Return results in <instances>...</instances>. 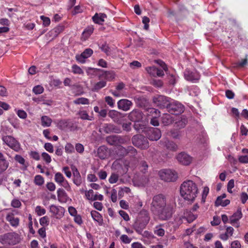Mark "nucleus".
Here are the masks:
<instances>
[{
    "mask_svg": "<svg viewBox=\"0 0 248 248\" xmlns=\"http://www.w3.org/2000/svg\"><path fill=\"white\" fill-rule=\"evenodd\" d=\"M118 178L119 175L117 174L112 173L108 179V181L110 184H114L118 181Z\"/></svg>",
    "mask_w": 248,
    "mask_h": 248,
    "instance_id": "obj_51",
    "label": "nucleus"
},
{
    "mask_svg": "<svg viewBox=\"0 0 248 248\" xmlns=\"http://www.w3.org/2000/svg\"><path fill=\"white\" fill-rule=\"evenodd\" d=\"M74 103L75 104H83L86 105L89 104V100L86 98L80 97L77 98V99L74 101Z\"/></svg>",
    "mask_w": 248,
    "mask_h": 248,
    "instance_id": "obj_42",
    "label": "nucleus"
},
{
    "mask_svg": "<svg viewBox=\"0 0 248 248\" xmlns=\"http://www.w3.org/2000/svg\"><path fill=\"white\" fill-rule=\"evenodd\" d=\"M177 159L181 164L187 166L191 163L192 158L187 154L182 152L177 155Z\"/></svg>",
    "mask_w": 248,
    "mask_h": 248,
    "instance_id": "obj_13",
    "label": "nucleus"
},
{
    "mask_svg": "<svg viewBox=\"0 0 248 248\" xmlns=\"http://www.w3.org/2000/svg\"><path fill=\"white\" fill-rule=\"evenodd\" d=\"M234 229L232 227L230 226L227 227L225 232L220 234L219 237L223 241H226L232 235Z\"/></svg>",
    "mask_w": 248,
    "mask_h": 248,
    "instance_id": "obj_24",
    "label": "nucleus"
},
{
    "mask_svg": "<svg viewBox=\"0 0 248 248\" xmlns=\"http://www.w3.org/2000/svg\"><path fill=\"white\" fill-rule=\"evenodd\" d=\"M3 141L11 149L16 152L20 149V144L14 137L11 136H3L2 138Z\"/></svg>",
    "mask_w": 248,
    "mask_h": 248,
    "instance_id": "obj_8",
    "label": "nucleus"
},
{
    "mask_svg": "<svg viewBox=\"0 0 248 248\" xmlns=\"http://www.w3.org/2000/svg\"><path fill=\"white\" fill-rule=\"evenodd\" d=\"M161 136V131L158 128H150L147 131V137L151 140H157Z\"/></svg>",
    "mask_w": 248,
    "mask_h": 248,
    "instance_id": "obj_12",
    "label": "nucleus"
},
{
    "mask_svg": "<svg viewBox=\"0 0 248 248\" xmlns=\"http://www.w3.org/2000/svg\"><path fill=\"white\" fill-rule=\"evenodd\" d=\"M157 68H156L155 66L152 67H147L146 68V70L147 72L151 76L154 77H156V70H157Z\"/></svg>",
    "mask_w": 248,
    "mask_h": 248,
    "instance_id": "obj_53",
    "label": "nucleus"
},
{
    "mask_svg": "<svg viewBox=\"0 0 248 248\" xmlns=\"http://www.w3.org/2000/svg\"><path fill=\"white\" fill-rule=\"evenodd\" d=\"M30 155L31 158L35 159V160H40V155L36 151H31L30 153Z\"/></svg>",
    "mask_w": 248,
    "mask_h": 248,
    "instance_id": "obj_60",
    "label": "nucleus"
},
{
    "mask_svg": "<svg viewBox=\"0 0 248 248\" xmlns=\"http://www.w3.org/2000/svg\"><path fill=\"white\" fill-rule=\"evenodd\" d=\"M41 124L43 127H49L51 125L52 120L47 116H43L41 119Z\"/></svg>",
    "mask_w": 248,
    "mask_h": 248,
    "instance_id": "obj_35",
    "label": "nucleus"
},
{
    "mask_svg": "<svg viewBox=\"0 0 248 248\" xmlns=\"http://www.w3.org/2000/svg\"><path fill=\"white\" fill-rule=\"evenodd\" d=\"M6 219L13 227H17L19 225V218L17 217H15L13 213H9L7 214L6 217Z\"/></svg>",
    "mask_w": 248,
    "mask_h": 248,
    "instance_id": "obj_23",
    "label": "nucleus"
},
{
    "mask_svg": "<svg viewBox=\"0 0 248 248\" xmlns=\"http://www.w3.org/2000/svg\"><path fill=\"white\" fill-rule=\"evenodd\" d=\"M9 166V163L6 159H0V174L5 171Z\"/></svg>",
    "mask_w": 248,
    "mask_h": 248,
    "instance_id": "obj_39",
    "label": "nucleus"
},
{
    "mask_svg": "<svg viewBox=\"0 0 248 248\" xmlns=\"http://www.w3.org/2000/svg\"><path fill=\"white\" fill-rule=\"evenodd\" d=\"M238 160L242 163H248V155H244L239 156Z\"/></svg>",
    "mask_w": 248,
    "mask_h": 248,
    "instance_id": "obj_63",
    "label": "nucleus"
},
{
    "mask_svg": "<svg viewBox=\"0 0 248 248\" xmlns=\"http://www.w3.org/2000/svg\"><path fill=\"white\" fill-rule=\"evenodd\" d=\"M132 144L141 149H146L149 147V142L147 139L141 135L134 136L131 139Z\"/></svg>",
    "mask_w": 248,
    "mask_h": 248,
    "instance_id": "obj_4",
    "label": "nucleus"
},
{
    "mask_svg": "<svg viewBox=\"0 0 248 248\" xmlns=\"http://www.w3.org/2000/svg\"><path fill=\"white\" fill-rule=\"evenodd\" d=\"M188 213V212H186V213H184V216H180V215H179L178 217H176L175 221L177 224H180L182 223L183 219L186 220L188 223H190L196 218V217L191 213L188 214V216H187Z\"/></svg>",
    "mask_w": 248,
    "mask_h": 248,
    "instance_id": "obj_16",
    "label": "nucleus"
},
{
    "mask_svg": "<svg viewBox=\"0 0 248 248\" xmlns=\"http://www.w3.org/2000/svg\"><path fill=\"white\" fill-rule=\"evenodd\" d=\"M55 181L60 186L63 187L67 190H70L71 187L68 181L64 178L63 175L61 172H57L54 176Z\"/></svg>",
    "mask_w": 248,
    "mask_h": 248,
    "instance_id": "obj_9",
    "label": "nucleus"
},
{
    "mask_svg": "<svg viewBox=\"0 0 248 248\" xmlns=\"http://www.w3.org/2000/svg\"><path fill=\"white\" fill-rule=\"evenodd\" d=\"M94 195V192L93 190L90 189L89 191H85V196L87 199L89 200L93 201V196Z\"/></svg>",
    "mask_w": 248,
    "mask_h": 248,
    "instance_id": "obj_59",
    "label": "nucleus"
},
{
    "mask_svg": "<svg viewBox=\"0 0 248 248\" xmlns=\"http://www.w3.org/2000/svg\"><path fill=\"white\" fill-rule=\"evenodd\" d=\"M44 148L48 152L52 153L54 152V147L53 145L49 142L46 143L44 144Z\"/></svg>",
    "mask_w": 248,
    "mask_h": 248,
    "instance_id": "obj_55",
    "label": "nucleus"
},
{
    "mask_svg": "<svg viewBox=\"0 0 248 248\" xmlns=\"http://www.w3.org/2000/svg\"><path fill=\"white\" fill-rule=\"evenodd\" d=\"M174 120V117L168 113L163 114L161 117L162 123L164 125H169L171 124Z\"/></svg>",
    "mask_w": 248,
    "mask_h": 248,
    "instance_id": "obj_26",
    "label": "nucleus"
},
{
    "mask_svg": "<svg viewBox=\"0 0 248 248\" xmlns=\"http://www.w3.org/2000/svg\"><path fill=\"white\" fill-rule=\"evenodd\" d=\"M42 157L43 160L47 164L49 163L51 161V156L46 153L43 152L42 154Z\"/></svg>",
    "mask_w": 248,
    "mask_h": 248,
    "instance_id": "obj_56",
    "label": "nucleus"
},
{
    "mask_svg": "<svg viewBox=\"0 0 248 248\" xmlns=\"http://www.w3.org/2000/svg\"><path fill=\"white\" fill-rule=\"evenodd\" d=\"M34 183L36 185L41 186L44 183V179L42 176L37 175L34 177Z\"/></svg>",
    "mask_w": 248,
    "mask_h": 248,
    "instance_id": "obj_41",
    "label": "nucleus"
},
{
    "mask_svg": "<svg viewBox=\"0 0 248 248\" xmlns=\"http://www.w3.org/2000/svg\"><path fill=\"white\" fill-rule=\"evenodd\" d=\"M185 78L186 80L196 82L200 79L199 74L196 72L186 70L184 72Z\"/></svg>",
    "mask_w": 248,
    "mask_h": 248,
    "instance_id": "obj_19",
    "label": "nucleus"
},
{
    "mask_svg": "<svg viewBox=\"0 0 248 248\" xmlns=\"http://www.w3.org/2000/svg\"><path fill=\"white\" fill-rule=\"evenodd\" d=\"M167 147L170 150L175 151L177 148V146L173 142L169 141L167 144Z\"/></svg>",
    "mask_w": 248,
    "mask_h": 248,
    "instance_id": "obj_58",
    "label": "nucleus"
},
{
    "mask_svg": "<svg viewBox=\"0 0 248 248\" xmlns=\"http://www.w3.org/2000/svg\"><path fill=\"white\" fill-rule=\"evenodd\" d=\"M104 131L106 133H120L122 132L121 128L118 126L111 124H105L104 127Z\"/></svg>",
    "mask_w": 248,
    "mask_h": 248,
    "instance_id": "obj_21",
    "label": "nucleus"
},
{
    "mask_svg": "<svg viewBox=\"0 0 248 248\" xmlns=\"http://www.w3.org/2000/svg\"><path fill=\"white\" fill-rule=\"evenodd\" d=\"M241 244L238 240H235L231 244V248H241Z\"/></svg>",
    "mask_w": 248,
    "mask_h": 248,
    "instance_id": "obj_64",
    "label": "nucleus"
},
{
    "mask_svg": "<svg viewBox=\"0 0 248 248\" xmlns=\"http://www.w3.org/2000/svg\"><path fill=\"white\" fill-rule=\"evenodd\" d=\"M241 207H238L237 211L230 217V223L236 228L240 226L239 223L238 222L239 219L242 217V213Z\"/></svg>",
    "mask_w": 248,
    "mask_h": 248,
    "instance_id": "obj_10",
    "label": "nucleus"
},
{
    "mask_svg": "<svg viewBox=\"0 0 248 248\" xmlns=\"http://www.w3.org/2000/svg\"><path fill=\"white\" fill-rule=\"evenodd\" d=\"M130 67L132 69L140 68L141 66V64L137 61H134L129 64Z\"/></svg>",
    "mask_w": 248,
    "mask_h": 248,
    "instance_id": "obj_61",
    "label": "nucleus"
},
{
    "mask_svg": "<svg viewBox=\"0 0 248 248\" xmlns=\"http://www.w3.org/2000/svg\"><path fill=\"white\" fill-rule=\"evenodd\" d=\"M107 142L110 145H118L117 135L109 136L106 138Z\"/></svg>",
    "mask_w": 248,
    "mask_h": 248,
    "instance_id": "obj_37",
    "label": "nucleus"
},
{
    "mask_svg": "<svg viewBox=\"0 0 248 248\" xmlns=\"http://www.w3.org/2000/svg\"><path fill=\"white\" fill-rule=\"evenodd\" d=\"M107 17V16L105 14L96 13L92 17L93 21L96 24H102L104 21L105 18Z\"/></svg>",
    "mask_w": 248,
    "mask_h": 248,
    "instance_id": "obj_27",
    "label": "nucleus"
},
{
    "mask_svg": "<svg viewBox=\"0 0 248 248\" xmlns=\"http://www.w3.org/2000/svg\"><path fill=\"white\" fill-rule=\"evenodd\" d=\"M181 196L185 200L193 202L197 196L198 188L197 184L192 180H186L181 185Z\"/></svg>",
    "mask_w": 248,
    "mask_h": 248,
    "instance_id": "obj_2",
    "label": "nucleus"
},
{
    "mask_svg": "<svg viewBox=\"0 0 248 248\" xmlns=\"http://www.w3.org/2000/svg\"><path fill=\"white\" fill-rule=\"evenodd\" d=\"M108 115L115 123L120 124L122 119L125 117V114L115 110H110Z\"/></svg>",
    "mask_w": 248,
    "mask_h": 248,
    "instance_id": "obj_15",
    "label": "nucleus"
},
{
    "mask_svg": "<svg viewBox=\"0 0 248 248\" xmlns=\"http://www.w3.org/2000/svg\"><path fill=\"white\" fill-rule=\"evenodd\" d=\"M72 170L73 174V182L77 186H79L82 182L81 176L76 167H72Z\"/></svg>",
    "mask_w": 248,
    "mask_h": 248,
    "instance_id": "obj_20",
    "label": "nucleus"
},
{
    "mask_svg": "<svg viewBox=\"0 0 248 248\" xmlns=\"http://www.w3.org/2000/svg\"><path fill=\"white\" fill-rule=\"evenodd\" d=\"M127 155L130 156L135 157L137 154V151L136 149L133 146H130L127 147Z\"/></svg>",
    "mask_w": 248,
    "mask_h": 248,
    "instance_id": "obj_45",
    "label": "nucleus"
},
{
    "mask_svg": "<svg viewBox=\"0 0 248 248\" xmlns=\"http://www.w3.org/2000/svg\"><path fill=\"white\" fill-rule=\"evenodd\" d=\"M160 178L166 182L175 181L177 178V173L171 170H162L159 172Z\"/></svg>",
    "mask_w": 248,
    "mask_h": 248,
    "instance_id": "obj_7",
    "label": "nucleus"
},
{
    "mask_svg": "<svg viewBox=\"0 0 248 248\" xmlns=\"http://www.w3.org/2000/svg\"><path fill=\"white\" fill-rule=\"evenodd\" d=\"M91 216L93 219L96 221L99 225H101L103 223V218L100 213L96 211H92L91 212Z\"/></svg>",
    "mask_w": 248,
    "mask_h": 248,
    "instance_id": "obj_32",
    "label": "nucleus"
},
{
    "mask_svg": "<svg viewBox=\"0 0 248 248\" xmlns=\"http://www.w3.org/2000/svg\"><path fill=\"white\" fill-rule=\"evenodd\" d=\"M96 70L98 71H101L103 72L101 75L103 78H104L107 80L110 81L113 80L115 78V73L112 71H104L100 69H95Z\"/></svg>",
    "mask_w": 248,
    "mask_h": 248,
    "instance_id": "obj_25",
    "label": "nucleus"
},
{
    "mask_svg": "<svg viewBox=\"0 0 248 248\" xmlns=\"http://www.w3.org/2000/svg\"><path fill=\"white\" fill-rule=\"evenodd\" d=\"M100 48L101 50L104 52L107 55H108L110 54V48L106 44H103L100 46Z\"/></svg>",
    "mask_w": 248,
    "mask_h": 248,
    "instance_id": "obj_57",
    "label": "nucleus"
},
{
    "mask_svg": "<svg viewBox=\"0 0 248 248\" xmlns=\"http://www.w3.org/2000/svg\"><path fill=\"white\" fill-rule=\"evenodd\" d=\"M79 117L82 120L92 121L93 120V117L90 116L85 110H80L78 112Z\"/></svg>",
    "mask_w": 248,
    "mask_h": 248,
    "instance_id": "obj_36",
    "label": "nucleus"
},
{
    "mask_svg": "<svg viewBox=\"0 0 248 248\" xmlns=\"http://www.w3.org/2000/svg\"><path fill=\"white\" fill-rule=\"evenodd\" d=\"M108 153L107 149L104 146L99 147L97 150L98 156L101 159L106 158L108 156Z\"/></svg>",
    "mask_w": 248,
    "mask_h": 248,
    "instance_id": "obj_31",
    "label": "nucleus"
},
{
    "mask_svg": "<svg viewBox=\"0 0 248 248\" xmlns=\"http://www.w3.org/2000/svg\"><path fill=\"white\" fill-rule=\"evenodd\" d=\"M41 19L43 20V25L44 26H48L50 23V20L49 18L46 17L44 16H41Z\"/></svg>",
    "mask_w": 248,
    "mask_h": 248,
    "instance_id": "obj_62",
    "label": "nucleus"
},
{
    "mask_svg": "<svg viewBox=\"0 0 248 248\" xmlns=\"http://www.w3.org/2000/svg\"><path fill=\"white\" fill-rule=\"evenodd\" d=\"M94 28L93 26H88L83 32V35L86 38L89 37L93 32Z\"/></svg>",
    "mask_w": 248,
    "mask_h": 248,
    "instance_id": "obj_43",
    "label": "nucleus"
},
{
    "mask_svg": "<svg viewBox=\"0 0 248 248\" xmlns=\"http://www.w3.org/2000/svg\"><path fill=\"white\" fill-rule=\"evenodd\" d=\"M107 83L105 81H100L97 82L93 86V90L94 91H98L102 88L106 86Z\"/></svg>",
    "mask_w": 248,
    "mask_h": 248,
    "instance_id": "obj_40",
    "label": "nucleus"
},
{
    "mask_svg": "<svg viewBox=\"0 0 248 248\" xmlns=\"http://www.w3.org/2000/svg\"><path fill=\"white\" fill-rule=\"evenodd\" d=\"M35 211L37 215L39 216L44 215L46 213V209L40 206H37L35 208Z\"/></svg>",
    "mask_w": 248,
    "mask_h": 248,
    "instance_id": "obj_50",
    "label": "nucleus"
},
{
    "mask_svg": "<svg viewBox=\"0 0 248 248\" xmlns=\"http://www.w3.org/2000/svg\"><path fill=\"white\" fill-rule=\"evenodd\" d=\"M175 206V202L174 199L168 201L165 195L160 194L153 197L150 210L153 214L157 216L160 219L166 220L171 217Z\"/></svg>",
    "mask_w": 248,
    "mask_h": 248,
    "instance_id": "obj_1",
    "label": "nucleus"
},
{
    "mask_svg": "<svg viewBox=\"0 0 248 248\" xmlns=\"http://www.w3.org/2000/svg\"><path fill=\"white\" fill-rule=\"evenodd\" d=\"M105 101L111 108H113L115 105V100L109 96H107L105 97Z\"/></svg>",
    "mask_w": 248,
    "mask_h": 248,
    "instance_id": "obj_46",
    "label": "nucleus"
},
{
    "mask_svg": "<svg viewBox=\"0 0 248 248\" xmlns=\"http://www.w3.org/2000/svg\"><path fill=\"white\" fill-rule=\"evenodd\" d=\"M147 114L152 118L159 117L160 115V112L155 108H148L146 109Z\"/></svg>",
    "mask_w": 248,
    "mask_h": 248,
    "instance_id": "obj_33",
    "label": "nucleus"
},
{
    "mask_svg": "<svg viewBox=\"0 0 248 248\" xmlns=\"http://www.w3.org/2000/svg\"><path fill=\"white\" fill-rule=\"evenodd\" d=\"M120 239L123 243L125 244H129L132 241V239L125 234L122 235Z\"/></svg>",
    "mask_w": 248,
    "mask_h": 248,
    "instance_id": "obj_52",
    "label": "nucleus"
},
{
    "mask_svg": "<svg viewBox=\"0 0 248 248\" xmlns=\"http://www.w3.org/2000/svg\"><path fill=\"white\" fill-rule=\"evenodd\" d=\"M154 233L158 236H163L165 234V231L161 225H157L155 228Z\"/></svg>",
    "mask_w": 248,
    "mask_h": 248,
    "instance_id": "obj_38",
    "label": "nucleus"
},
{
    "mask_svg": "<svg viewBox=\"0 0 248 248\" xmlns=\"http://www.w3.org/2000/svg\"><path fill=\"white\" fill-rule=\"evenodd\" d=\"M20 239L19 235L16 232H9L0 236V242L3 244L16 245Z\"/></svg>",
    "mask_w": 248,
    "mask_h": 248,
    "instance_id": "obj_3",
    "label": "nucleus"
},
{
    "mask_svg": "<svg viewBox=\"0 0 248 248\" xmlns=\"http://www.w3.org/2000/svg\"><path fill=\"white\" fill-rule=\"evenodd\" d=\"M147 221L144 222L137 218L136 221L133 224V228L138 234H141L143 230L147 225Z\"/></svg>",
    "mask_w": 248,
    "mask_h": 248,
    "instance_id": "obj_22",
    "label": "nucleus"
},
{
    "mask_svg": "<svg viewBox=\"0 0 248 248\" xmlns=\"http://www.w3.org/2000/svg\"><path fill=\"white\" fill-rule=\"evenodd\" d=\"M138 219L140 220V221H142L143 222L146 220L147 224L150 219L148 211L145 210H141L139 215Z\"/></svg>",
    "mask_w": 248,
    "mask_h": 248,
    "instance_id": "obj_30",
    "label": "nucleus"
},
{
    "mask_svg": "<svg viewBox=\"0 0 248 248\" xmlns=\"http://www.w3.org/2000/svg\"><path fill=\"white\" fill-rule=\"evenodd\" d=\"M49 211L56 218H60L64 215L65 210L62 206L52 204L49 206Z\"/></svg>",
    "mask_w": 248,
    "mask_h": 248,
    "instance_id": "obj_11",
    "label": "nucleus"
},
{
    "mask_svg": "<svg viewBox=\"0 0 248 248\" xmlns=\"http://www.w3.org/2000/svg\"><path fill=\"white\" fill-rule=\"evenodd\" d=\"M40 224L43 226H47L49 224V219L47 216H44L40 219Z\"/></svg>",
    "mask_w": 248,
    "mask_h": 248,
    "instance_id": "obj_54",
    "label": "nucleus"
},
{
    "mask_svg": "<svg viewBox=\"0 0 248 248\" xmlns=\"http://www.w3.org/2000/svg\"><path fill=\"white\" fill-rule=\"evenodd\" d=\"M117 105L119 109L126 111L130 109L133 105V103L128 99H122L118 101Z\"/></svg>",
    "mask_w": 248,
    "mask_h": 248,
    "instance_id": "obj_18",
    "label": "nucleus"
},
{
    "mask_svg": "<svg viewBox=\"0 0 248 248\" xmlns=\"http://www.w3.org/2000/svg\"><path fill=\"white\" fill-rule=\"evenodd\" d=\"M44 91V88L41 85H37L33 87L32 92L36 94H41Z\"/></svg>",
    "mask_w": 248,
    "mask_h": 248,
    "instance_id": "obj_49",
    "label": "nucleus"
},
{
    "mask_svg": "<svg viewBox=\"0 0 248 248\" xmlns=\"http://www.w3.org/2000/svg\"><path fill=\"white\" fill-rule=\"evenodd\" d=\"M187 123V120L185 118L178 116L176 117L174 126L178 128H182L185 126Z\"/></svg>",
    "mask_w": 248,
    "mask_h": 248,
    "instance_id": "obj_28",
    "label": "nucleus"
},
{
    "mask_svg": "<svg viewBox=\"0 0 248 248\" xmlns=\"http://www.w3.org/2000/svg\"><path fill=\"white\" fill-rule=\"evenodd\" d=\"M128 117L132 122H140L142 119L143 114L140 110L135 109L128 114Z\"/></svg>",
    "mask_w": 248,
    "mask_h": 248,
    "instance_id": "obj_17",
    "label": "nucleus"
},
{
    "mask_svg": "<svg viewBox=\"0 0 248 248\" xmlns=\"http://www.w3.org/2000/svg\"><path fill=\"white\" fill-rule=\"evenodd\" d=\"M58 200L60 202H65L67 198V195L65 191L62 188H59L57 191Z\"/></svg>",
    "mask_w": 248,
    "mask_h": 248,
    "instance_id": "obj_29",
    "label": "nucleus"
},
{
    "mask_svg": "<svg viewBox=\"0 0 248 248\" xmlns=\"http://www.w3.org/2000/svg\"><path fill=\"white\" fill-rule=\"evenodd\" d=\"M153 103L160 108H167L171 99L163 95H156L153 97Z\"/></svg>",
    "mask_w": 248,
    "mask_h": 248,
    "instance_id": "obj_5",
    "label": "nucleus"
},
{
    "mask_svg": "<svg viewBox=\"0 0 248 248\" xmlns=\"http://www.w3.org/2000/svg\"><path fill=\"white\" fill-rule=\"evenodd\" d=\"M93 53V50L91 48H86L80 55L76 56V60L81 63H84L86 62L85 60L89 58Z\"/></svg>",
    "mask_w": 248,
    "mask_h": 248,
    "instance_id": "obj_14",
    "label": "nucleus"
},
{
    "mask_svg": "<svg viewBox=\"0 0 248 248\" xmlns=\"http://www.w3.org/2000/svg\"><path fill=\"white\" fill-rule=\"evenodd\" d=\"M141 234L144 238H147L150 240H151L155 238L153 233L147 231H145L143 232H142Z\"/></svg>",
    "mask_w": 248,
    "mask_h": 248,
    "instance_id": "obj_47",
    "label": "nucleus"
},
{
    "mask_svg": "<svg viewBox=\"0 0 248 248\" xmlns=\"http://www.w3.org/2000/svg\"><path fill=\"white\" fill-rule=\"evenodd\" d=\"M65 151L68 154H71L74 152L75 149L74 146L70 143H67L65 146Z\"/></svg>",
    "mask_w": 248,
    "mask_h": 248,
    "instance_id": "obj_48",
    "label": "nucleus"
},
{
    "mask_svg": "<svg viewBox=\"0 0 248 248\" xmlns=\"http://www.w3.org/2000/svg\"><path fill=\"white\" fill-rule=\"evenodd\" d=\"M167 108L170 113L176 115L183 112L185 108L181 103L171 99Z\"/></svg>",
    "mask_w": 248,
    "mask_h": 248,
    "instance_id": "obj_6",
    "label": "nucleus"
},
{
    "mask_svg": "<svg viewBox=\"0 0 248 248\" xmlns=\"http://www.w3.org/2000/svg\"><path fill=\"white\" fill-rule=\"evenodd\" d=\"M134 99L137 106L140 107H145L148 104L147 100L143 97L136 96Z\"/></svg>",
    "mask_w": 248,
    "mask_h": 248,
    "instance_id": "obj_34",
    "label": "nucleus"
},
{
    "mask_svg": "<svg viewBox=\"0 0 248 248\" xmlns=\"http://www.w3.org/2000/svg\"><path fill=\"white\" fill-rule=\"evenodd\" d=\"M72 72L75 74L82 75L84 73L82 69L76 64H74L72 66Z\"/></svg>",
    "mask_w": 248,
    "mask_h": 248,
    "instance_id": "obj_44",
    "label": "nucleus"
}]
</instances>
